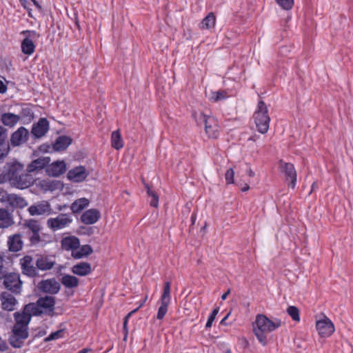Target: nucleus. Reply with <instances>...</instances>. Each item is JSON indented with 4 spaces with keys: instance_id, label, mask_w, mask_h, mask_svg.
I'll use <instances>...</instances> for the list:
<instances>
[{
    "instance_id": "nucleus-22",
    "label": "nucleus",
    "mask_w": 353,
    "mask_h": 353,
    "mask_svg": "<svg viewBox=\"0 0 353 353\" xmlns=\"http://www.w3.org/2000/svg\"><path fill=\"white\" fill-rule=\"evenodd\" d=\"M39 289L46 293L55 294L60 290V284L55 279L43 280L39 283Z\"/></svg>"
},
{
    "instance_id": "nucleus-41",
    "label": "nucleus",
    "mask_w": 353,
    "mask_h": 353,
    "mask_svg": "<svg viewBox=\"0 0 353 353\" xmlns=\"http://www.w3.org/2000/svg\"><path fill=\"white\" fill-rule=\"evenodd\" d=\"M277 4L283 10H290L294 6V0H275Z\"/></svg>"
},
{
    "instance_id": "nucleus-23",
    "label": "nucleus",
    "mask_w": 353,
    "mask_h": 353,
    "mask_svg": "<svg viewBox=\"0 0 353 353\" xmlns=\"http://www.w3.org/2000/svg\"><path fill=\"white\" fill-rule=\"evenodd\" d=\"M5 201L12 208H23L28 205L26 200L16 194H8L4 198Z\"/></svg>"
},
{
    "instance_id": "nucleus-27",
    "label": "nucleus",
    "mask_w": 353,
    "mask_h": 353,
    "mask_svg": "<svg viewBox=\"0 0 353 353\" xmlns=\"http://www.w3.org/2000/svg\"><path fill=\"white\" fill-rule=\"evenodd\" d=\"M71 272L80 276H85L92 272L91 265L88 262H80L74 265L71 268Z\"/></svg>"
},
{
    "instance_id": "nucleus-5",
    "label": "nucleus",
    "mask_w": 353,
    "mask_h": 353,
    "mask_svg": "<svg viewBox=\"0 0 353 353\" xmlns=\"http://www.w3.org/2000/svg\"><path fill=\"white\" fill-rule=\"evenodd\" d=\"M253 119L257 131L265 134L269 129L270 117L268 107L263 101H259L257 108L253 114Z\"/></svg>"
},
{
    "instance_id": "nucleus-3",
    "label": "nucleus",
    "mask_w": 353,
    "mask_h": 353,
    "mask_svg": "<svg viewBox=\"0 0 353 353\" xmlns=\"http://www.w3.org/2000/svg\"><path fill=\"white\" fill-rule=\"evenodd\" d=\"M281 325L279 319L270 320L265 315L258 314L254 321V332L259 343L263 346L267 344L266 333L271 332Z\"/></svg>"
},
{
    "instance_id": "nucleus-57",
    "label": "nucleus",
    "mask_w": 353,
    "mask_h": 353,
    "mask_svg": "<svg viewBox=\"0 0 353 353\" xmlns=\"http://www.w3.org/2000/svg\"><path fill=\"white\" fill-rule=\"evenodd\" d=\"M196 214L195 213H192V215H191V222H192V224H194V223L196 221Z\"/></svg>"
},
{
    "instance_id": "nucleus-15",
    "label": "nucleus",
    "mask_w": 353,
    "mask_h": 353,
    "mask_svg": "<svg viewBox=\"0 0 353 353\" xmlns=\"http://www.w3.org/2000/svg\"><path fill=\"white\" fill-rule=\"evenodd\" d=\"M29 132L28 130L21 126L14 132L10 137V144L12 147L19 146L23 143L26 142L28 139Z\"/></svg>"
},
{
    "instance_id": "nucleus-21",
    "label": "nucleus",
    "mask_w": 353,
    "mask_h": 353,
    "mask_svg": "<svg viewBox=\"0 0 353 353\" xmlns=\"http://www.w3.org/2000/svg\"><path fill=\"white\" fill-rule=\"evenodd\" d=\"M49 129V122L46 118H41L32 125L31 133L36 138L44 136Z\"/></svg>"
},
{
    "instance_id": "nucleus-53",
    "label": "nucleus",
    "mask_w": 353,
    "mask_h": 353,
    "mask_svg": "<svg viewBox=\"0 0 353 353\" xmlns=\"http://www.w3.org/2000/svg\"><path fill=\"white\" fill-rule=\"evenodd\" d=\"M7 91V86L0 80V93L3 94Z\"/></svg>"
},
{
    "instance_id": "nucleus-4",
    "label": "nucleus",
    "mask_w": 353,
    "mask_h": 353,
    "mask_svg": "<svg viewBox=\"0 0 353 353\" xmlns=\"http://www.w3.org/2000/svg\"><path fill=\"white\" fill-rule=\"evenodd\" d=\"M55 298L50 296L40 297L36 303H30L23 307L30 316L45 314L52 316L54 313Z\"/></svg>"
},
{
    "instance_id": "nucleus-52",
    "label": "nucleus",
    "mask_w": 353,
    "mask_h": 353,
    "mask_svg": "<svg viewBox=\"0 0 353 353\" xmlns=\"http://www.w3.org/2000/svg\"><path fill=\"white\" fill-rule=\"evenodd\" d=\"M237 185L241 188V190L243 192L248 191L250 189V186L248 183H241V182L238 181Z\"/></svg>"
},
{
    "instance_id": "nucleus-32",
    "label": "nucleus",
    "mask_w": 353,
    "mask_h": 353,
    "mask_svg": "<svg viewBox=\"0 0 353 353\" xmlns=\"http://www.w3.org/2000/svg\"><path fill=\"white\" fill-rule=\"evenodd\" d=\"M72 143V139L67 136L59 137L54 143L53 144V148L56 151H61L65 150Z\"/></svg>"
},
{
    "instance_id": "nucleus-28",
    "label": "nucleus",
    "mask_w": 353,
    "mask_h": 353,
    "mask_svg": "<svg viewBox=\"0 0 353 353\" xmlns=\"http://www.w3.org/2000/svg\"><path fill=\"white\" fill-rule=\"evenodd\" d=\"M23 241L21 234H14L10 236L8 239V245L11 252H18L23 248Z\"/></svg>"
},
{
    "instance_id": "nucleus-36",
    "label": "nucleus",
    "mask_w": 353,
    "mask_h": 353,
    "mask_svg": "<svg viewBox=\"0 0 353 353\" xmlns=\"http://www.w3.org/2000/svg\"><path fill=\"white\" fill-rule=\"evenodd\" d=\"M112 147L116 150H120L123 147V141L119 130L112 132L111 135Z\"/></svg>"
},
{
    "instance_id": "nucleus-61",
    "label": "nucleus",
    "mask_w": 353,
    "mask_h": 353,
    "mask_svg": "<svg viewBox=\"0 0 353 353\" xmlns=\"http://www.w3.org/2000/svg\"><path fill=\"white\" fill-rule=\"evenodd\" d=\"M34 3H36V0H32Z\"/></svg>"
},
{
    "instance_id": "nucleus-18",
    "label": "nucleus",
    "mask_w": 353,
    "mask_h": 353,
    "mask_svg": "<svg viewBox=\"0 0 353 353\" xmlns=\"http://www.w3.org/2000/svg\"><path fill=\"white\" fill-rule=\"evenodd\" d=\"M14 296L15 294L8 292H2L1 293L0 300L3 310L7 311H13L15 310L18 302Z\"/></svg>"
},
{
    "instance_id": "nucleus-1",
    "label": "nucleus",
    "mask_w": 353,
    "mask_h": 353,
    "mask_svg": "<svg viewBox=\"0 0 353 353\" xmlns=\"http://www.w3.org/2000/svg\"><path fill=\"white\" fill-rule=\"evenodd\" d=\"M34 181L31 174L24 170L22 163L13 161L8 163L0 175V183L8 182L11 186L23 190L31 186Z\"/></svg>"
},
{
    "instance_id": "nucleus-58",
    "label": "nucleus",
    "mask_w": 353,
    "mask_h": 353,
    "mask_svg": "<svg viewBox=\"0 0 353 353\" xmlns=\"http://www.w3.org/2000/svg\"><path fill=\"white\" fill-rule=\"evenodd\" d=\"M91 350H92L90 348H83L81 350L79 351L77 353H88Z\"/></svg>"
},
{
    "instance_id": "nucleus-34",
    "label": "nucleus",
    "mask_w": 353,
    "mask_h": 353,
    "mask_svg": "<svg viewBox=\"0 0 353 353\" xmlns=\"http://www.w3.org/2000/svg\"><path fill=\"white\" fill-rule=\"evenodd\" d=\"M90 203V201L86 198H81L74 201L70 206L72 212L74 214L79 213L83 209L87 208Z\"/></svg>"
},
{
    "instance_id": "nucleus-43",
    "label": "nucleus",
    "mask_w": 353,
    "mask_h": 353,
    "mask_svg": "<svg viewBox=\"0 0 353 353\" xmlns=\"http://www.w3.org/2000/svg\"><path fill=\"white\" fill-rule=\"evenodd\" d=\"M138 310H139V307L131 311L124 318L123 325V333H124V340H126V339L128 337V320H129L130 317L131 316V315L132 314L135 313Z\"/></svg>"
},
{
    "instance_id": "nucleus-10",
    "label": "nucleus",
    "mask_w": 353,
    "mask_h": 353,
    "mask_svg": "<svg viewBox=\"0 0 353 353\" xmlns=\"http://www.w3.org/2000/svg\"><path fill=\"white\" fill-rule=\"evenodd\" d=\"M34 265L33 258L30 255H26L19 260L21 273L30 278L39 276L38 268Z\"/></svg>"
},
{
    "instance_id": "nucleus-31",
    "label": "nucleus",
    "mask_w": 353,
    "mask_h": 353,
    "mask_svg": "<svg viewBox=\"0 0 353 353\" xmlns=\"http://www.w3.org/2000/svg\"><path fill=\"white\" fill-rule=\"evenodd\" d=\"M13 223L12 215L7 210L0 208V228H8Z\"/></svg>"
},
{
    "instance_id": "nucleus-48",
    "label": "nucleus",
    "mask_w": 353,
    "mask_h": 353,
    "mask_svg": "<svg viewBox=\"0 0 353 353\" xmlns=\"http://www.w3.org/2000/svg\"><path fill=\"white\" fill-rule=\"evenodd\" d=\"M3 263L4 259L1 255H0V282L8 273L6 268L4 267Z\"/></svg>"
},
{
    "instance_id": "nucleus-59",
    "label": "nucleus",
    "mask_w": 353,
    "mask_h": 353,
    "mask_svg": "<svg viewBox=\"0 0 353 353\" xmlns=\"http://www.w3.org/2000/svg\"><path fill=\"white\" fill-rule=\"evenodd\" d=\"M230 314V312H229L221 321V324H224L225 323V320L228 319V317L229 316V315Z\"/></svg>"
},
{
    "instance_id": "nucleus-55",
    "label": "nucleus",
    "mask_w": 353,
    "mask_h": 353,
    "mask_svg": "<svg viewBox=\"0 0 353 353\" xmlns=\"http://www.w3.org/2000/svg\"><path fill=\"white\" fill-rule=\"evenodd\" d=\"M230 289H228V290H227V292H225V293L221 296V299H222V300H225V299H227L228 296L230 294Z\"/></svg>"
},
{
    "instance_id": "nucleus-11",
    "label": "nucleus",
    "mask_w": 353,
    "mask_h": 353,
    "mask_svg": "<svg viewBox=\"0 0 353 353\" xmlns=\"http://www.w3.org/2000/svg\"><path fill=\"white\" fill-rule=\"evenodd\" d=\"M21 34L26 35L21 43V52L30 56L35 51L36 46L33 42V39L38 37L39 35L34 30H24L21 32Z\"/></svg>"
},
{
    "instance_id": "nucleus-25",
    "label": "nucleus",
    "mask_w": 353,
    "mask_h": 353,
    "mask_svg": "<svg viewBox=\"0 0 353 353\" xmlns=\"http://www.w3.org/2000/svg\"><path fill=\"white\" fill-rule=\"evenodd\" d=\"M61 248L65 251H71L76 250L80 245L79 238L74 236H66L62 239L61 241Z\"/></svg>"
},
{
    "instance_id": "nucleus-38",
    "label": "nucleus",
    "mask_w": 353,
    "mask_h": 353,
    "mask_svg": "<svg viewBox=\"0 0 353 353\" xmlns=\"http://www.w3.org/2000/svg\"><path fill=\"white\" fill-rule=\"evenodd\" d=\"M287 313L292 318V319L296 322L300 321L299 310L296 306H289L287 308Z\"/></svg>"
},
{
    "instance_id": "nucleus-13",
    "label": "nucleus",
    "mask_w": 353,
    "mask_h": 353,
    "mask_svg": "<svg viewBox=\"0 0 353 353\" xmlns=\"http://www.w3.org/2000/svg\"><path fill=\"white\" fill-rule=\"evenodd\" d=\"M66 171V163L64 161H55L49 163L46 168V173L52 177H58Z\"/></svg>"
},
{
    "instance_id": "nucleus-33",
    "label": "nucleus",
    "mask_w": 353,
    "mask_h": 353,
    "mask_svg": "<svg viewBox=\"0 0 353 353\" xmlns=\"http://www.w3.org/2000/svg\"><path fill=\"white\" fill-rule=\"evenodd\" d=\"M216 24V17L213 12H210L199 23L201 30H209L213 28Z\"/></svg>"
},
{
    "instance_id": "nucleus-24",
    "label": "nucleus",
    "mask_w": 353,
    "mask_h": 353,
    "mask_svg": "<svg viewBox=\"0 0 353 353\" xmlns=\"http://www.w3.org/2000/svg\"><path fill=\"white\" fill-rule=\"evenodd\" d=\"M101 213L97 209H90L85 211L81 216V221L87 225L94 224L99 221Z\"/></svg>"
},
{
    "instance_id": "nucleus-20",
    "label": "nucleus",
    "mask_w": 353,
    "mask_h": 353,
    "mask_svg": "<svg viewBox=\"0 0 353 353\" xmlns=\"http://www.w3.org/2000/svg\"><path fill=\"white\" fill-rule=\"evenodd\" d=\"M50 161L51 159L49 157H41L34 159L28 165L27 172L31 174L32 172H38L44 168L46 169L50 163Z\"/></svg>"
},
{
    "instance_id": "nucleus-60",
    "label": "nucleus",
    "mask_w": 353,
    "mask_h": 353,
    "mask_svg": "<svg viewBox=\"0 0 353 353\" xmlns=\"http://www.w3.org/2000/svg\"><path fill=\"white\" fill-rule=\"evenodd\" d=\"M315 185H316V183H315V182H314V183H312V189H313L314 188H315Z\"/></svg>"
},
{
    "instance_id": "nucleus-39",
    "label": "nucleus",
    "mask_w": 353,
    "mask_h": 353,
    "mask_svg": "<svg viewBox=\"0 0 353 353\" xmlns=\"http://www.w3.org/2000/svg\"><path fill=\"white\" fill-rule=\"evenodd\" d=\"M65 330L61 329L56 332H52L46 338L44 339L45 342L59 339L64 337Z\"/></svg>"
},
{
    "instance_id": "nucleus-30",
    "label": "nucleus",
    "mask_w": 353,
    "mask_h": 353,
    "mask_svg": "<svg viewBox=\"0 0 353 353\" xmlns=\"http://www.w3.org/2000/svg\"><path fill=\"white\" fill-rule=\"evenodd\" d=\"M92 252L93 250L90 245H83L81 247L79 245L78 248L72 250L71 255L74 259H79L90 255Z\"/></svg>"
},
{
    "instance_id": "nucleus-50",
    "label": "nucleus",
    "mask_w": 353,
    "mask_h": 353,
    "mask_svg": "<svg viewBox=\"0 0 353 353\" xmlns=\"http://www.w3.org/2000/svg\"><path fill=\"white\" fill-rule=\"evenodd\" d=\"M10 151V146L7 145L0 149V160L5 158Z\"/></svg>"
},
{
    "instance_id": "nucleus-7",
    "label": "nucleus",
    "mask_w": 353,
    "mask_h": 353,
    "mask_svg": "<svg viewBox=\"0 0 353 353\" xmlns=\"http://www.w3.org/2000/svg\"><path fill=\"white\" fill-rule=\"evenodd\" d=\"M3 285L8 292L15 295L21 294L23 289V281L17 272H8L2 279Z\"/></svg>"
},
{
    "instance_id": "nucleus-6",
    "label": "nucleus",
    "mask_w": 353,
    "mask_h": 353,
    "mask_svg": "<svg viewBox=\"0 0 353 353\" xmlns=\"http://www.w3.org/2000/svg\"><path fill=\"white\" fill-rule=\"evenodd\" d=\"M23 228L26 230L25 234L31 245H38L42 242V226L39 221L34 219L26 220L23 223Z\"/></svg>"
},
{
    "instance_id": "nucleus-16",
    "label": "nucleus",
    "mask_w": 353,
    "mask_h": 353,
    "mask_svg": "<svg viewBox=\"0 0 353 353\" xmlns=\"http://www.w3.org/2000/svg\"><path fill=\"white\" fill-rule=\"evenodd\" d=\"M28 212L32 216L50 215L53 214V210L48 201H43L30 206Z\"/></svg>"
},
{
    "instance_id": "nucleus-26",
    "label": "nucleus",
    "mask_w": 353,
    "mask_h": 353,
    "mask_svg": "<svg viewBox=\"0 0 353 353\" xmlns=\"http://www.w3.org/2000/svg\"><path fill=\"white\" fill-rule=\"evenodd\" d=\"M205 130L209 137L216 138L219 136V125L214 117H208L205 123Z\"/></svg>"
},
{
    "instance_id": "nucleus-51",
    "label": "nucleus",
    "mask_w": 353,
    "mask_h": 353,
    "mask_svg": "<svg viewBox=\"0 0 353 353\" xmlns=\"http://www.w3.org/2000/svg\"><path fill=\"white\" fill-rule=\"evenodd\" d=\"M8 348V346L6 341L3 340L0 337V352H4V351L7 350Z\"/></svg>"
},
{
    "instance_id": "nucleus-14",
    "label": "nucleus",
    "mask_w": 353,
    "mask_h": 353,
    "mask_svg": "<svg viewBox=\"0 0 353 353\" xmlns=\"http://www.w3.org/2000/svg\"><path fill=\"white\" fill-rule=\"evenodd\" d=\"M316 327L319 334L322 337H328L334 332V324L327 317L317 321Z\"/></svg>"
},
{
    "instance_id": "nucleus-45",
    "label": "nucleus",
    "mask_w": 353,
    "mask_h": 353,
    "mask_svg": "<svg viewBox=\"0 0 353 353\" xmlns=\"http://www.w3.org/2000/svg\"><path fill=\"white\" fill-rule=\"evenodd\" d=\"M8 130L4 127L0 125V149L6 147L7 145H3L7 139ZM9 146V145L8 144Z\"/></svg>"
},
{
    "instance_id": "nucleus-19",
    "label": "nucleus",
    "mask_w": 353,
    "mask_h": 353,
    "mask_svg": "<svg viewBox=\"0 0 353 353\" xmlns=\"http://www.w3.org/2000/svg\"><path fill=\"white\" fill-rule=\"evenodd\" d=\"M55 264L54 256L48 255H41L35 261L37 268L41 271L50 270L54 268Z\"/></svg>"
},
{
    "instance_id": "nucleus-37",
    "label": "nucleus",
    "mask_w": 353,
    "mask_h": 353,
    "mask_svg": "<svg viewBox=\"0 0 353 353\" xmlns=\"http://www.w3.org/2000/svg\"><path fill=\"white\" fill-rule=\"evenodd\" d=\"M145 186L147 189L148 196L152 198V200L150 202V205L154 208H157L159 205V196L157 194L150 188L148 184H145Z\"/></svg>"
},
{
    "instance_id": "nucleus-12",
    "label": "nucleus",
    "mask_w": 353,
    "mask_h": 353,
    "mask_svg": "<svg viewBox=\"0 0 353 353\" xmlns=\"http://www.w3.org/2000/svg\"><path fill=\"white\" fill-rule=\"evenodd\" d=\"M281 171L285 174V180L290 181L289 186L294 189L296 184V171L292 163H285L283 161L280 162Z\"/></svg>"
},
{
    "instance_id": "nucleus-35",
    "label": "nucleus",
    "mask_w": 353,
    "mask_h": 353,
    "mask_svg": "<svg viewBox=\"0 0 353 353\" xmlns=\"http://www.w3.org/2000/svg\"><path fill=\"white\" fill-rule=\"evenodd\" d=\"M61 283L66 288H74L79 285V279L72 275L65 274L61 277Z\"/></svg>"
},
{
    "instance_id": "nucleus-44",
    "label": "nucleus",
    "mask_w": 353,
    "mask_h": 353,
    "mask_svg": "<svg viewBox=\"0 0 353 353\" xmlns=\"http://www.w3.org/2000/svg\"><path fill=\"white\" fill-rule=\"evenodd\" d=\"M219 307H217L214 308L212 310V313L209 315V316L208 318L207 323L205 324L206 329H209L212 327V323L214 321L216 316L219 313Z\"/></svg>"
},
{
    "instance_id": "nucleus-2",
    "label": "nucleus",
    "mask_w": 353,
    "mask_h": 353,
    "mask_svg": "<svg viewBox=\"0 0 353 353\" xmlns=\"http://www.w3.org/2000/svg\"><path fill=\"white\" fill-rule=\"evenodd\" d=\"M30 315L23 308L21 312L14 314L15 323L12 328V334L9 343L13 347L20 348L25 339L28 337V324L31 320Z\"/></svg>"
},
{
    "instance_id": "nucleus-42",
    "label": "nucleus",
    "mask_w": 353,
    "mask_h": 353,
    "mask_svg": "<svg viewBox=\"0 0 353 353\" xmlns=\"http://www.w3.org/2000/svg\"><path fill=\"white\" fill-rule=\"evenodd\" d=\"M20 119L26 118L29 121L34 119V113L30 108H23L20 112Z\"/></svg>"
},
{
    "instance_id": "nucleus-56",
    "label": "nucleus",
    "mask_w": 353,
    "mask_h": 353,
    "mask_svg": "<svg viewBox=\"0 0 353 353\" xmlns=\"http://www.w3.org/2000/svg\"><path fill=\"white\" fill-rule=\"evenodd\" d=\"M259 139V136L256 135V134H253L252 136H251L248 140L250 141H256L257 139Z\"/></svg>"
},
{
    "instance_id": "nucleus-17",
    "label": "nucleus",
    "mask_w": 353,
    "mask_h": 353,
    "mask_svg": "<svg viewBox=\"0 0 353 353\" xmlns=\"http://www.w3.org/2000/svg\"><path fill=\"white\" fill-rule=\"evenodd\" d=\"M89 175V172L86 170L84 166H77L72 170H69L67 174L68 180L74 182L80 183L83 181Z\"/></svg>"
},
{
    "instance_id": "nucleus-8",
    "label": "nucleus",
    "mask_w": 353,
    "mask_h": 353,
    "mask_svg": "<svg viewBox=\"0 0 353 353\" xmlns=\"http://www.w3.org/2000/svg\"><path fill=\"white\" fill-rule=\"evenodd\" d=\"M72 218L68 214H59L54 218L47 220V227L51 230L56 232L68 227L72 223Z\"/></svg>"
},
{
    "instance_id": "nucleus-54",
    "label": "nucleus",
    "mask_w": 353,
    "mask_h": 353,
    "mask_svg": "<svg viewBox=\"0 0 353 353\" xmlns=\"http://www.w3.org/2000/svg\"><path fill=\"white\" fill-rule=\"evenodd\" d=\"M245 172L250 177H253L255 175L254 172L252 171L251 168L248 165L246 166Z\"/></svg>"
},
{
    "instance_id": "nucleus-47",
    "label": "nucleus",
    "mask_w": 353,
    "mask_h": 353,
    "mask_svg": "<svg viewBox=\"0 0 353 353\" xmlns=\"http://www.w3.org/2000/svg\"><path fill=\"white\" fill-rule=\"evenodd\" d=\"M226 97L225 92L223 91H218L212 93V99L214 101H218L219 100L224 99Z\"/></svg>"
},
{
    "instance_id": "nucleus-46",
    "label": "nucleus",
    "mask_w": 353,
    "mask_h": 353,
    "mask_svg": "<svg viewBox=\"0 0 353 353\" xmlns=\"http://www.w3.org/2000/svg\"><path fill=\"white\" fill-rule=\"evenodd\" d=\"M234 172L232 168L228 169L225 174V179L228 184H232L234 183Z\"/></svg>"
},
{
    "instance_id": "nucleus-49",
    "label": "nucleus",
    "mask_w": 353,
    "mask_h": 353,
    "mask_svg": "<svg viewBox=\"0 0 353 353\" xmlns=\"http://www.w3.org/2000/svg\"><path fill=\"white\" fill-rule=\"evenodd\" d=\"M41 186L45 190H53L54 189V183L53 181H42L41 182Z\"/></svg>"
},
{
    "instance_id": "nucleus-29",
    "label": "nucleus",
    "mask_w": 353,
    "mask_h": 353,
    "mask_svg": "<svg viewBox=\"0 0 353 353\" xmlns=\"http://www.w3.org/2000/svg\"><path fill=\"white\" fill-rule=\"evenodd\" d=\"M2 123L8 127L13 128L20 121V116L14 113H3L1 116Z\"/></svg>"
},
{
    "instance_id": "nucleus-9",
    "label": "nucleus",
    "mask_w": 353,
    "mask_h": 353,
    "mask_svg": "<svg viewBox=\"0 0 353 353\" xmlns=\"http://www.w3.org/2000/svg\"><path fill=\"white\" fill-rule=\"evenodd\" d=\"M170 285V281L164 283L163 293L159 301L160 306L157 314V319L159 320L163 319L168 312V305L171 301Z\"/></svg>"
},
{
    "instance_id": "nucleus-40",
    "label": "nucleus",
    "mask_w": 353,
    "mask_h": 353,
    "mask_svg": "<svg viewBox=\"0 0 353 353\" xmlns=\"http://www.w3.org/2000/svg\"><path fill=\"white\" fill-rule=\"evenodd\" d=\"M192 117L194 119L195 121L198 124H203V123L205 124L206 123V121L208 119V117L210 116H207L205 114H204L202 112L194 111L192 112Z\"/></svg>"
}]
</instances>
